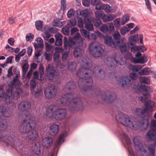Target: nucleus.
<instances>
[{
    "mask_svg": "<svg viewBox=\"0 0 156 156\" xmlns=\"http://www.w3.org/2000/svg\"><path fill=\"white\" fill-rule=\"evenodd\" d=\"M13 79V81L9 84V88L7 90L5 95L3 90V87L0 86V99L5 96V103L7 104H12V106L15 107V99L16 98L17 100L20 98L22 90L20 87L19 79Z\"/></svg>",
    "mask_w": 156,
    "mask_h": 156,
    "instance_id": "obj_1",
    "label": "nucleus"
},
{
    "mask_svg": "<svg viewBox=\"0 0 156 156\" xmlns=\"http://www.w3.org/2000/svg\"><path fill=\"white\" fill-rule=\"evenodd\" d=\"M116 118L123 125L135 129L145 130L149 124L148 119H143L140 121L136 119H131L128 115L122 113H120L116 115Z\"/></svg>",
    "mask_w": 156,
    "mask_h": 156,
    "instance_id": "obj_2",
    "label": "nucleus"
},
{
    "mask_svg": "<svg viewBox=\"0 0 156 156\" xmlns=\"http://www.w3.org/2000/svg\"><path fill=\"white\" fill-rule=\"evenodd\" d=\"M141 85L135 87L133 88L135 89L137 91L140 92H144L146 94H143V96L140 97V99L142 102L144 103L145 109L148 112H151L153 109L156 106V103L151 100L147 101L148 96L150 92H151V88L147 86L144 85V84H150V81L149 79H140Z\"/></svg>",
    "mask_w": 156,
    "mask_h": 156,
    "instance_id": "obj_3",
    "label": "nucleus"
},
{
    "mask_svg": "<svg viewBox=\"0 0 156 156\" xmlns=\"http://www.w3.org/2000/svg\"><path fill=\"white\" fill-rule=\"evenodd\" d=\"M61 104L69 106L71 111H77L83 109V103L80 98H74V94H67L63 95L60 99Z\"/></svg>",
    "mask_w": 156,
    "mask_h": 156,
    "instance_id": "obj_4",
    "label": "nucleus"
},
{
    "mask_svg": "<svg viewBox=\"0 0 156 156\" xmlns=\"http://www.w3.org/2000/svg\"><path fill=\"white\" fill-rule=\"evenodd\" d=\"M93 79H79L78 85L83 94L88 96V93L97 94V92H100L98 87L94 86V89L91 88L93 83Z\"/></svg>",
    "mask_w": 156,
    "mask_h": 156,
    "instance_id": "obj_5",
    "label": "nucleus"
},
{
    "mask_svg": "<svg viewBox=\"0 0 156 156\" xmlns=\"http://www.w3.org/2000/svg\"><path fill=\"white\" fill-rule=\"evenodd\" d=\"M8 126L7 122L5 119H0V139L2 140L7 143V145L13 146L17 143H19L20 140L17 134L14 133L10 135L9 137L7 136H3V132Z\"/></svg>",
    "mask_w": 156,
    "mask_h": 156,
    "instance_id": "obj_6",
    "label": "nucleus"
},
{
    "mask_svg": "<svg viewBox=\"0 0 156 156\" xmlns=\"http://www.w3.org/2000/svg\"><path fill=\"white\" fill-rule=\"evenodd\" d=\"M56 105H51L48 107L46 110V115L49 118L53 117L56 120H61L64 119L67 115L65 109H57Z\"/></svg>",
    "mask_w": 156,
    "mask_h": 156,
    "instance_id": "obj_7",
    "label": "nucleus"
},
{
    "mask_svg": "<svg viewBox=\"0 0 156 156\" xmlns=\"http://www.w3.org/2000/svg\"><path fill=\"white\" fill-rule=\"evenodd\" d=\"M20 118L22 121V123L19 126L20 132L23 133H27L30 129H33L35 127L36 125V122L28 118H23L21 115H20Z\"/></svg>",
    "mask_w": 156,
    "mask_h": 156,
    "instance_id": "obj_8",
    "label": "nucleus"
},
{
    "mask_svg": "<svg viewBox=\"0 0 156 156\" xmlns=\"http://www.w3.org/2000/svg\"><path fill=\"white\" fill-rule=\"evenodd\" d=\"M89 59L87 57L83 58L81 62V68L77 71V75L79 78H86L91 72L89 65Z\"/></svg>",
    "mask_w": 156,
    "mask_h": 156,
    "instance_id": "obj_9",
    "label": "nucleus"
},
{
    "mask_svg": "<svg viewBox=\"0 0 156 156\" xmlns=\"http://www.w3.org/2000/svg\"><path fill=\"white\" fill-rule=\"evenodd\" d=\"M83 40L79 33L75 34L74 36L72 38L70 37L68 40L67 38L65 37L63 42L65 48H67V47L73 48L75 46H80L82 44Z\"/></svg>",
    "mask_w": 156,
    "mask_h": 156,
    "instance_id": "obj_10",
    "label": "nucleus"
},
{
    "mask_svg": "<svg viewBox=\"0 0 156 156\" xmlns=\"http://www.w3.org/2000/svg\"><path fill=\"white\" fill-rule=\"evenodd\" d=\"M89 51L90 53L95 57L102 56L104 52V49L101 45L95 42L90 44L89 48Z\"/></svg>",
    "mask_w": 156,
    "mask_h": 156,
    "instance_id": "obj_11",
    "label": "nucleus"
},
{
    "mask_svg": "<svg viewBox=\"0 0 156 156\" xmlns=\"http://www.w3.org/2000/svg\"><path fill=\"white\" fill-rule=\"evenodd\" d=\"M122 58L121 56L119 57L118 58L115 57L113 58L111 56L108 57L107 59L105 60V62L108 66V68L109 70H111V69H114L115 66V64L116 63L119 64L120 65H122L125 62H123L122 63Z\"/></svg>",
    "mask_w": 156,
    "mask_h": 156,
    "instance_id": "obj_12",
    "label": "nucleus"
},
{
    "mask_svg": "<svg viewBox=\"0 0 156 156\" xmlns=\"http://www.w3.org/2000/svg\"><path fill=\"white\" fill-rule=\"evenodd\" d=\"M31 107L30 103L27 101H21L19 104L18 109L21 111L24 114H21L23 118H28L30 117V109Z\"/></svg>",
    "mask_w": 156,
    "mask_h": 156,
    "instance_id": "obj_13",
    "label": "nucleus"
},
{
    "mask_svg": "<svg viewBox=\"0 0 156 156\" xmlns=\"http://www.w3.org/2000/svg\"><path fill=\"white\" fill-rule=\"evenodd\" d=\"M133 142L136 149L146 154L145 156H147L146 155L147 154V147L145 145H142L141 143L140 138L138 137H134L133 138Z\"/></svg>",
    "mask_w": 156,
    "mask_h": 156,
    "instance_id": "obj_14",
    "label": "nucleus"
},
{
    "mask_svg": "<svg viewBox=\"0 0 156 156\" xmlns=\"http://www.w3.org/2000/svg\"><path fill=\"white\" fill-rule=\"evenodd\" d=\"M102 99L107 102H112L116 98V95L114 92H110L109 91L106 92H103L101 94Z\"/></svg>",
    "mask_w": 156,
    "mask_h": 156,
    "instance_id": "obj_15",
    "label": "nucleus"
},
{
    "mask_svg": "<svg viewBox=\"0 0 156 156\" xmlns=\"http://www.w3.org/2000/svg\"><path fill=\"white\" fill-rule=\"evenodd\" d=\"M57 91V89L55 86L51 85L50 87H48L45 91V97L48 99L54 98L55 95Z\"/></svg>",
    "mask_w": 156,
    "mask_h": 156,
    "instance_id": "obj_16",
    "label": "nucleus"
},
{
    "mask_svg": "<svg viewBox=\"0 0 156 156\" xmlns=\"http://www.w3.org/2000/svg\"><path fill=\"white\" fill-rule=\"evenodd\" d=\"M30 84L31 89L34 90L35 93L34 95L36 98L38 97L42 94L43 90L42 89V87H40L34 90V89H35V87L36 86V83L35 80H34V79H32L30 81Z\"/></svg>",
    "mask_w": 156,
    "mask_h": 156,
    "instance_id": "obj_17",
    "label": "nucleus"
},
{
    "mask_svg": "<svg viewBox=\"0 0 156 156\" xmlns=\"http://www.w3.org/2000/svg\"><path fill=\"white\" fill-rule=\"evenodd\" d=\"M137 79H119L118 80V85L120 87H124L126 85L129 86L133 82H135Z\"/></svg>",
    "mask_w": 156,
    "mask_h": 156,
    "instance_id": "obj_18",
    "label": "nucleus"
},
{
    "mask_svg": "<svg viewBox=\"0 0 156 156\" xmlns=\"http://www.w3.org/2000/svg\"><path fill=\"white\" fill-rule=\"evenodd\" d=\"M135 113L138 116L142 118H144L146 115H147L148 118L151 116L145 108L143 109L140 108H136L135 111Z\"/></svg>",
    "mask_w": 156,
    "mask_h": 156,
    "instance_id": "obj_19",
    "label": "nucleus"
},
{
    "mask_svg": "<svg viewBox=\"0 0 156 156\" xmlns=\"http://www.w3.org/2000/svg\"><path fill=\"white\" fill-rule=\"evenodd\" d=\"M146 136L149 141H154V145H156V132L154 129H151L147 133Z\"/></svg>",
    "mask_w": 156,
    "mask_h": 156,
    "instance_id": "obj_20",
    "label": "nucleus"
},
{
    "mask_svg": "<svg viewBox=\"0 0 156 156\" xmlns=\"http://www.w3.org/2000/svg\"><path fill=\"white\" fill-rule=\"evenodd\" d=\"M35 127L33 129H30L28 131V136L29 139L31 141H34L36 140L38 137V135L37 132L35 129Z\"/></svg>",
    "mask_w": 156,
    "mask_h": 156,
    "instance_id": "obj_21",
    "label": "nucleus"
},
{
    "mask_svg": "<svg viewBox=\"0 0 156 156\" xmlns=\"http://www.w3.org/2000/svg\"><path fill=\"white\" fill-rule=\"evenodd\" d=\"M12 113V111L9 109H6L4 107L0 106V116L8 117L11 116Z\"/></svg>",
    "mask_w": 156,
    "mask_h": 156,
    "instance_id": "obj_22",
    "label": "nucleus"
},
{
    "mask_svg": "<svg viewBox=\"0 0 156 156\" xmlns=\"http://www.w3.org/2000/svg\"><path fill=\"white\" fill-rule=\"evenodd\" d=\"M58 130V126L55 124H53L49 126V133L51 136H55L57 133Z\"/></svg>",
    "mask_w": 156,
    "mask_h": 156,
    "instance_id": "obj_23",
    "label": "nucleus"
},
{
    "mask_svg": "<svg viewBox=\"0 0 156 156\" xmlns=\"http://www.w3.org/2000/svg\"><path fill=\"white\" fill-rule=\"evenodd\" d=\"M104 40L105 44L112 48H115L116 47L112 37L108 36H105L104 37Z\"/></svg>",
    "mask_w": 156,
    "mask_h": 156,
    "instance_id": "obj_24",
    "label": "nucleus"
},
{
    "mask_svg": "<svg viewBox=\"0 0 156 156\" xmlns=\"http://www.w3.org/2000/svg\"><path fill=\"white\" fill-rule=\"evenodd\" d=\"M96 10L104 9L106 13H108L110 12H112V8L108 5L102 4L100 5L99 7L95 8Z\"/></svg>",
    "mask_w": 156,
    "mask_h": 156,
    "instance_id": "obj_25",
    "label": "nucleus"
},
{
    "mask_svg": "<svg viewBox=\"0 0 156 156\" xmlns=\"http://www.w3.org/2000/svg\"><path fill=\"white\" fill-rule=\"evenodd\" d=\"M47 74L50 77L52 78L54 77L56 73V71L55 68L50 65H48L46 69Z\"/></svg>",
    "mask_w": 156,
    "mask_h": 156,
    "instance_id": "obj_26",
    "label": "nucleus"
},
{
    "mask_svg": "<svg viewBox=\"0 0 156 156\" xmlns=\"http://www.w3.org/2000/svg\"><path fill=\"white\" fill-rule=\"evenodd\" d=\"M53 142V140L52 138L50 137H46L43 139L42 144L46 147H48L51 146Z\"/></svg>",
    "mask_w": 156,
    "mask_h": 156,
    "instance_id": "obj_27",
    "label": "nucleus"
},
{
    "mask_svg": "<svg viewBox=\"0 0 156 156\" xmlns=\"http://www.w3.org/2000/svg\"><path fill=\"white\" fill-rule=\"evenodd\" d=\"M128 45H129V47L130 46H132L131 47V51L133 53H134L138 50H141L142 48L143 47V46H142L135 45L133 42H131V41L129 42L128 43Z\"/></svg>",
    "mask_w": 156,
    "mask_h": 156,
    "instance_id": "obj_28",
    "label": "nucleus"
},
{
    "mask_svg": "<svg viewBox=\"0 0 156 156\" xmlns=\"http://www.w3.org/2000/svg\"><path fill=\"white\" fill-rule=\"evenodd\" d=\"M55 37L56 39L55 44L57 46H60L62 44V36L60 33H57L55 34Z\"/></svg>",
    "mask_w": 156,
    "mask_h": 156,
    "instance_id": "obj_29",
    "label": "nucleus"
},
{
    "mask_svg": "<svg viewBox=\"0 0 156 156\" xmlns=\"http://www.w3.org/2000/svg\"><path fill=\"white\" fill-rule=\"evenodd\" d=\"M40 145L39 143H35L32 146V149L33 152L37 155H39L41 154Z\"/></svg>",
    "mask_w": 156,
    "mask_h": 156,
    "instance_id": "obj_30",
    "label": "nucleus"
},
{
    "mask_svg": "<svg viewBox=\"0 0 156 156\" xmlns=\"http://www.w3.org/2000/svg\"><path fill=\"white\" fill-rule=\"evenodd\" d=\"M29 67V65L28 64V62L26 60H24L22 63V75L23 76L25 75L27 72L28 71Z\"/></svg>",
    "mask_w": 156,
    "mask_h": 156,
    "instance_id": "obj_31",
    "label": "nucleus"
},
{
    "mask_svg": "<svg viewBox=\"0 0 156 156\" xmlns=\"http://www.w3.org/2000/svg\"><path fill=\"white\" fill-rule=\"evenodd\" d=\"M120 33L118 31H116L113 35L114 41L116 46L120 43Z\"/></svg>",
    "mask_w": 156,
    "mask_h": 156,
    "instance_id": "obj_32",
    "label": "nucleus"
},
{
    "mask_svg": "<svg viewBox=\"0 0 156 156\" xmlns=\"http://www.w3.org/2000/svg\"><path fill=\"white\" fill-rule=\"evenodd\" d=\"M84 53V51L78 48H76L73 52L74 57L77 58L81 56Z\"/></svg>",
    "mask_w": 156,
    "mask_h": 156,
    "instance_id": "obj_33",
    "label": "nucleus"
},
{
    "mask_svg": "<svg viewBox=\"0 0 156 156\" xmlns=\"http://www.w3.org/2000/svg\"><path fill=\"white\" fill-rule=\"evenodd\" d=\"M119 48L121 52L123 53L128 51L129 45H128V43L127 44L126 42H124L120 45Z\"/></svg>",
    "mask_w": 156,
    "mask_h": 156,
    "instance_id": "obj_34",
    "label": "nucleus"
},
{
    "mask_svg": "<svg viewBox=\"0 0 156 156\" xmlns=\"http://www.w3.org/2000/svg\"><path fill=\"white\" fill-rule=\"evenodd\" d=\"M67 134V132H65L61 134L55 145L56 147L60 145L64 142V138L66 136Z\"/></svg>",
    "mask_w": 156,
    "mask_h": 156,
    "instance_id": "obj_35",
    "label": "nucleus"
},
{
    "mask_svg": "<svg viewBox=\"0 0 156 156\" xmlns=\"http://www.w3.org/2000/svg\"><path fill=\"white\" fill-rule=\"evenodd\" d=\"M115 17V16L113 14H110L106 15L105 14L104 16L103 20L105 22L112 21Z\"/></svg>",
    "mask_w": 156,
    "mask_h": 156,
    "instance_id": "obj_36",
    "label": "nucleus"
},
{
    "mask_svg": "<svg viewBox=\"0 0 156 156\" xmlns=\"http://www.w3.org/2000/svg\"><path fill=\"white\" fill-rule=\"evenodd\" d=\"M37 41L38 43V44H35L34 45V47L35 49L37 48H42L44 47L43 41L41 37H38L37 38Z\"/></svg>",
    "mask_w": 156,
    "mask_h": 156,
    "instance_id": "obj_37",
    "label": "nucleus"
},
{
    "mask_svg": "<svg viewBox=\"0 0 156 156\" xmlns=\"http://www.w3.org/2000/svg\"><path fill=\"white\" fill-rule=\"evenodd\" d=\"M76 87V83L73 81L69 82L67 83L65 88L68 90L73 89Z\"/></svg>",
    "mask_w": 156,
    "mask_h": 156,
    "instance_id": "obj_38",
    "label": "nucleus"
},
{
    "mask_svg": "<svg viewBox=\"0 0 156 156\" xmlns=\"http://www.w3.org/2000/svg\"><path fill=\"white\" fill-rule=\"evenodd\" d=\"M101 35V33L98 31H97L94 33L91 34L90 35V34L89 37L88 39L90 40H95L97 38V36L100 37Z\"/></svg>",
    "mask_w": 156,
    "mask_h": 156,
    "instance_id": "obj_39",
    "label": "nucleus"
},
{
    "mask_svg": "<svg viewBox=\"0 0 156 156\" xmlns=\"http://www.w3.org/2000/svg\"><path fill=\"white\" fill-rule=\"evenodd\" d=\"M87 21L89 23H87L85 26V28L89 31H93L94 27L93 25L91 23V21H90L89 19H87Z\"/></svg>",
    "mask_w": 156,
    "mask_h": 156,
    "instance_id": "obj_40",
    "label": "nucleus"
},
{
    "mask_svg": "<svg viewBox=\"0 0 156 156\" xmlns=\"http://www.w3.org/2000/svg\"><path fill=\"white\" fill-rule=\"evenodd\" d=\"M151 72V69L148 68H145L139 72V73L141 75H148Z\"/></svg>",
    "mask_w": 156,
    "mask_h": 156,
    "instance_id": "obj_41",
    "label": "nucleus"
},
{
    "mask_svg": "<svg viewBox=\"0 0 156 156\" xmlns=\"http://www.w3.org/2000/svg\"><path fill=\"white\" fill-rule=\"evenodd\" d=\"M80 32L82 35L84 37L88 39V37H89V34L90 33L84 29H82L80 30Z\"/></svg>",
    "mask_w": 156,
    "mask_h": 156,
    "instance_id": "obj_42",
    "label": "nucleus"
},
{
    "mask_svg": "<svg viewBox=\"0 0 156 156\" xmlns=\"http://www.w3.org/2000/svg\"><path fill=\"white\" fill-rule=\"evenodd\" d=\"M105 14L104 12L102 11H98L95 12V16L97 18H101L103 20Z\"/></svg>",
    "mask_w": 156,
    "mask_h": 156,
    "instance_id": "obj_43",
    "label": "nucleus"
},
{
    "mask_svg": "<svg viewBox=\"0 0 156 156\" xmlns=\"http://www.w3.org/2000/svg\"><path fill=\"white\" fill-rule=\"evenodd\" d=\"M92 21L95 26L98 27L101 24L102 22L99 19L94 18L92 19Z\"/></svg>",
    "mask_w": 156,
    "mask_h": 156,
    "instance_id": "obj_44",
    "label": "nucleus"
},
{
    "mask_svg": "<svg viewBox=\"0 0 156 156\" xmlns=\"http://www.w3.org/2000/svg\"><path fill=\"white\" fill-rule=\"evenodd\" d=\"M42 50H39L37 51L36 52H35V59L37 60V62H40L42 60V58L38 59V57L40 56L42 54Z\"/></svg>",
    "mask_w": 156,
    "mask_h": 156,
    "instance_id": "obj_45",
    "label": "nucleus"
},
{
    "mask_svg": "<svg viewBox=\"0 0 156 156\" xmlns=\"http://www.w3.org/2000/svg\"><path fill=\"white\" fill-rule=\"evenodd\" d=\"M43 22L41 20H37L35 22V27L36 29L38 30H41L42 28Z\"/></svg>",
    "mask_w": 156,
    "mask_h": 156,
    "instance_id": "obj_46",
    "label": "nucleus"
},
{
    "mask_svg": "<svg viewBox=\"0 0 156 156\" xmlns=\"http://www.w3.org/2000/svg\"><path fill=\"white\" fill-rule=\"evenodd\" d=\"M90 13V10L88 9H85L82 10L80 12V15L84 18L87 17Z\"/></svg>",
    "mask_w": 156,
    "mask_h": 156,
    "instance_id": "obj_47",
    "label": "nucleus"
},
{
    "mask_svg": "<svg viewBox=\"0 0 156 156\" xmlns=\"http://www.w3.org/2000/svg\"><path fill=\"white\" fill-rule=\"evenodd\" d=\"M156 145H154V143L150 145L148 149L150 154L151 156L154 155L155 153V149Z\"/></svg>",
    "mask_w": 156,
    "mask_h": 156,
    "instance_id": "obj_48",
    "label": "nucleus"
},
{
    "mask_svg": "<svg viewBox=\"0 0 156 156\" xmlns=\"http://www.w3.org/2000/svg\"><path fill=\"white\" fill-rule=\"evenodd\" d=\"M130 17L128 14H126L123 15L122 19L121 22V24L124 25L129 20Z\"/></svg>",
    "mask_w": 156,
    "mask_h": 156,
    "instance_id": "obj_49",
    "label": "nucleus"
},
{
    "mask_svg": "<svg viewBox=\"0 0 156 156\" xmlns=\"http://www.w3.org/2000/svg\"><path fill=\"white\" fill-rule=\"evenodd\" d=\"M39 74L40 75V78H42L44 75V68L43 66L41 64L39 65Z\"/></svg>",
    "mask_w": 156,
    "mask_h": 156,
    "instance_id": "obj_50",
    "label": "nucleus"
},
{
    "mask_svg": "<svg viewBox=\"0 0 156 156\" xmlns=\"http://www.w3.org/2000/svg\"><path fill=\"white\" fill-rule=\"evenodd\" d=\"M77 21L75 19H73L69 20L67 25L69 27H72L76 25Z\"/></svg>",
    "mask_w": 156,
    "mask_h": 156,
    "instance_id": "obj_51",
    "label": "nucleus"
},
{
    "mask_svg": "<svg viewBox=\"0 0 156 156\" xmlns=\"http://www.w3.org/2000/svg\"><path fill=\"white\" fill-rule=\"evenodd\" d=\"M129 69L133 71L137 72L141 69V67L139 66H134L131 65L129 66Z\"/></svg>",
    "mask_w": 156,
    "mask_h": 156,
    "instance_id": "obj_52",
    "label": "nucleus"
},
{
    "mask_svg": "<svg viewBox=\"0 0 156 156\" xmlns=\"http://www.w3.org/2000/svg\"><path fill=\"white\" fill-rule=\"evenodd\" d=\"M100 30L104 33L108 32V26L106 24L102 25L100 27Z\"/></svg>",
    "mask_w": 156,
    "mask_h": 156,
    "instance_id": "obj_53",
    "label": "nucleus"
},
{
    "mask_svg": "<svg viewBox=\"0 0 156 156\" xmlns=\"http://www.w3.org/2000/svg\"><path fill=\"white\" fill-rule=\"evenodd\" d=\"M76 64L75 62H72L68 65V68L71 71L75 70L76 68Z\"/></svg>",
    "mask_w": 156,
    "mask_h": 156,
    "instance_id": "obj_54",
    "label": "nucleus"
},
{
    "mask_svg": "<svg viewBox=\"0 0 156 156\" xmlns=\"http://www.w3.org/2000/svg\"><path fill=\"white\" fill-rule=\"evenodd\" d=\"M90 2L91 4L92 5L96 6L95 8H96L97 7H99L100 5H101V4H99L101 2L100 0H91Z\"/></svg>",
    "mask_w": 156,
    "mask_h": 156,
    "instance_id": "obj_55",
    "label": "nucleus"
},
{
    "mask_svg": "<svg viewBox=\"0 0 156 156\" xmlns=\"http://www.w3.org/2000/svg\"><path fill=\"white\" fill-rule=\"evenodd\" d=\"M51 36V34L48 31H45L43 35V37L44 39L46 41H48L49 38Z\"/></svg>",
    "mask_w": 156,
    "mask_h": 156,
    "instance_id": "obj_56",
    "label": "nucleus"
},
{
    "mask_svg": "<svg viewBox=\"0 0 156 156\" xmlns=\"http://www.w3.org/2000/svg\"><path fill=\"white\" fill-rule=\"evenodd\" d=\"M120 18H118L114 20L113 22L115 27L116 28H119L120 26Z\"/></svg>",
    "mask_w": 156,
    "mask_h": 156,
    "instance_id": "obj_57",
    "label": "nucleus"
},
{
    "mask_svg": "<svg viewBox=\"0 0 156 156\" xmlns=\"http://www.w3.org/2000/svg\"><path fill=\"white\" fill-rule=\"evenodd\" d=\"M62 32L65 35H68L69 32V29L67 26H66L62 28Z\"/></svg>",
    "mask_w": 156,
    "mask_h": 156,
    "instance_id": "obj_58",
    "label": "nucleus"
},
{
    "mask_svg": "<svg viewBox=\"0 0 156 156\" xmlns=\"http://www.w3.org/2000/svg\"><path fill=\"white\" fill-rule=\"evenodd\" d=\"M66 0H61V9L64 11L66 8Z\"/></svg>",
    "mask_w": 156,
    "mask_h": 156,
    "instance_id": "obj_59",
    "label": "nucleus"
},
{
    "mask_svg": "<svg viewBox=\"0 0 156 156\" xmlns=\"http://www.w3.org/2000/svg\"><path fill=\"white\" fill-rule=\"evenodd\" d=\"M122 137L126 140V143L128 145H129L131 144V141L130 139L124 133H123Z\"/></svg>",
    "mask_w": 156,
    "mask_h": 156,
    "instance_id": "obj_60",
    "label": "nucleus"
},
{
    "mask_svg": "<svg viewBox=\"0 0 156 156\" xmlns=\"http://www.w3.org/2000/svg\"><path fill=\"white\" fill-rule=\"evenodd\" d=\"M129 42L136 41L138 40V35L131 36L129 37Z\"/></svg>",
    "mask_w": 156,
    "mask_h": 156,
    "instance_id": "obj_61",
    "label": "nucleus"
},
{
    "mask_svg": "<svg viewBox=\"0 0 156 156\" xmlns=\"http://www.w3.org/2000/svg\"><path fill=\"white\" fill-rule=\"evenodd\" d=\"M75 12L74 10L72 9H70L68 12L67 15L69 18H71L74 16Z\"/></svg>",
    "mask_w": 156,
    "mask_h": 156,
    "instance_id": "obj_62",
    "label": "nucleus"
},
{
    "mask_svg": "<svg viewBox=\"0 0 156 156\" xmlns=\"http://www.w3.org/2000/svg\"><path fill=\"white\" fill-rule=\"evenodd\" d=\"M145 4L147 9L151 12H152L151 5L149 0H145Z\"/></svg>",
    "mask_w": 156,
    "mask_h": 156,
    "instance_id": "obj_63",
    "label": "nucleus"
},
{
    "mask_svg": "<svg viewBox=\"0 0 156 156\" xmlns=\"http://www.w3.org/2000/svg\"><path fill=\"white\" fill-rule=\"evenodd\" d=\"M78 26L80 28H83V20L81 18H79L78 19Z\"/></svg>",
    "mask_w": 156,
    "mask_h": 156,
    "instance_id": "obj_64",
    "label": "nucleus"
}]
</instances>
